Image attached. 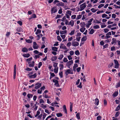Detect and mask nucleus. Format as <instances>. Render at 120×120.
I'll list each match as a JSON object with an SVG mask.
<instances>
[{"label": "nucleus", "instance_id": "f257e3e1", "mask_svg": "<svg viewBox=\"0 0 120 120\" xmlns=\"http://www.w3.org/2000/svg\"><path fill=\"white\" fill-rule=\"evenodd\" d=\"M93 20V18L90 19L88 21L87 23L86 24V27L88 28L90 26V25L92 24V22Z\"/></svg>", "mask_w": 120, "mask_h": 120}, {"label": "nucleus", "instance_id": "f03ea898", "mask_svg": "<svg viewBox=\"0 0 120 120\" xmlns=\"http://www.w3.org/2000/svg\"><path fill=\"white\" fill-rule=\"evenodd\" d=\"M86 3H84L83 4H82L80 6V9L79 10L80 11H82L86 7Z\"/></svg>", "mask_w": 120, "mask_h": 120}, {"label": "nucleus", "instance_id": "7ed1b4c3", "mask_svg": "<svg viewBox=\"0 0 120 120\" xmlns=\"http://www.w3.org/2000/svg\"><path fill=\"white\" fill-rule=\"evenodd\" d=\"M65 73L66 75H68V74H72L73 71L72 70H71L70 69H68L65 70Z\"/></svg>", "mask_w": 120, "mask_h": 120}, {"label": "nucleus", "instance_id": "20e7f679", "mask_svg": "<svg viewBox=\"0 0 120 120\" xmlns=\"http://www.w3.org/2000/svg\"><path fill=\"white\" fill-rule=\"evenodd\" d=\"M41 84L38 82H37L36 83L35 85L36 86L35 87V89H38L41 86Z\"/></svg>", "mask_w": 120, "mask_h": 120}, {"label": "nucleus", "instance_id": "39448f33", "mask_svg": "<svg viewBox=\"0 0 120 120\" xmlns=\"http://www.w3.org/2000/svg\"><path fill=\"white\" fill-rule=\"evenodd\" d=\"M113 61L115 64V67L114 68H118L119 65L118 61L116 60H114Z\"/></svg>", "mask_w": 120, "mask_h": 120}, {"label": "nucleus", "instance_id": "423d86ee", "mask_svg": "<svg viewBox=\"0 0 120 120\" xmlns=\"http://www.w3.org/2000/svg\"><path fill=\"white\" fill-rule=\"evenodd\" d=\"M16 74V65H15L14 67V72L13 74V78L15 79V76Z\"/></svg>", "mask_w": 120, "mask_h": 120}, {"label": "nucleus", "instance_id": "0eeeda50", "mask_svg": "<svg viewBox=\"0 0 120 120\" xmlns=\"http://www.w3.org/2000/svg\"><path fill=\"white\" fill-rule=\"evenodd\" d=\"M79 45V43L77 41H73L72 42V45L74 47L77 46Z\"/></svg>", "mask_w": 120, "mask_h": 120}, {"label": "nucleus", "instance_id": "6e6552de", "mask_svg": "<svg viewBox=\"0 0 120 120\" xmlns=\"http://www.w3.org/2000/svg\"><path fill=\"white\" fill-rule=\"evenodd\" d=\"M33 48L34 49H37L38 48V46L37 45V44L36 42H34L33 43Z\"/></svg>", "mask_w": 120, "mask_h": 120}, {"label": "nucleus", "instance_id": "1a4fd4ad", "mask_svg": "<svg viewBox=\"0 0 120 120\" xmlns=\"http://www.w3.org/2000/svg\"><path fill=\"white\" fill-rule=\"evenodd\" d=\"M56 5L57 6H64V4L63 2H58L56 4Z\"/></svg>", "mask_w": 120, "mask_h": 120}, {"label": "nucleus", "instance_id": "9d476101", "mask_svg": "<svg viewBox=\"0 0 120 120\" xmlns=\"http://www.w3.org/2000/svg\"><path fill=\"white\" fill-rule=\"evenodd\" d=\"M73 63V61L72 60L69 61L66 64L67 66H69L71 65Z\"/></svg>", "mask_w": 120, "mask_h": 120}, {"label": "nucleus", "instance_id": "9b49d317", "mask_svg": "<svg viewBox=\"0 0 120 120\" xmlns=\"http://www.w3.org/2000/svg\"><path fill=\"white\" fill-rule=\"evenodd\" d=\"M57 11V10L54 8H52L51 9V13L52 14L53 13H55Z\"/></svg>", "mask_w": 120, "mask_h": 120}, {"label": "nucleus", "instance_id": "f8f14e48", "mask_svg": "<svg viewBox=\"0 0 120 120\" xmlns=\"http://www.w3.org/2000/svg\"><path fill=\"white\" fill-rule=\"evenodd\" d=\"M37 76L36 73H35L33 75H29L28 76L30 78H35Z\"/></svg>", "mask_w": 120, "mask_h": 120}, {"label": "nucleus", "instance_id": "ddd939ff", "mask_svg": "<svg viewBox=\"0 0 120 120\" xmlns=\"http://www.w3.org/2000/svg\"><path fill=\"white\" fill-rule=\"evenodd\" d=\"M52 81L53 82H55V85L57 84V86H59V85L58 84V81L57 80L53 79Z\"/></svg>", "mask_w": 120, "mask_h": 120}, {"label": "nucleus", "instance_id": "4468645a", "mask_svg": "<svg viewBox=\"0 0 120 120\" xmlns=\"http://www.w3.org/2000/svg\"><path fill=\"white\" fill-rule=\"evenodd\" d=\"M118 94V91L115 92L112 95L113 97L114 98L115 97L117 96Z\"/></svg>", "mask_w": 120, "mask_h": 120}, {"label": "nucleus", "instance_id": "2eb2a0df", "mask_svg": "<svg viewBox=\"0 0 120 120\" xmlns=\"http://www.w3.org/2000/svg\"><path fill=\"white\" fill-rule=\"evenodd\" d=\"M74 21L73 20H71L69 23L68 25H70L71 26H72L74 25Z\"/></svg>", "mask_w": 120, "mask_h": 120}, {"label": "nucleus", "instance_id": "dca6fc26", "mask_svg": "<svg viewBox=\"0 0 120 120\" xmlns=\"http://www.w3.org/2000/svg\"><path fill=\"white\" fill-rule=\"evenodd\" d=\"M42 55V53L41 52L38 55H36L35 56V59H36L38 58H39L40 57L39 56H41Z\"/></svg>", "mask_w": 120, "mask_h": 120}, {"label": "nucleus", "instance_id": "f3484780", "mask_svg": "<svg viewBox=\"0 0 120 120\" xmlns=\"http://www.w3.org/2000/svg\"><path fill=\"white\" fill-rule=\"evenodd\" d=\"M63 111L66 114L67 113V110L65 105H64L63 106Z\"/></svg>", "mask_w": 120, "mask_h": 120}, {"label": "nucleus", "instance_id": "a211bd4d", "mask_svg": "<svg viewBox=\"0 0 120 120\" xmlns=\"http://www.w3.org/2000/svg\"><path fill=\"white\" fill-rule=\"evenodd\" d=\"M34 61H33L31 63H30L29 65V67H33L34 65Z\"/></svg>", "mask_w": 120, "mask_h": 120}, {"label": "nucleus", "instance_id": "6ab92c4d", "mask_svg": "<svg viewBox=\"0 0 120 120\" xmlns=\"http://www.w3.org/2000/svg\"><path fill=\"white\" fill-rule=\"evenodd\" d=\"M22 51L23 52H28V49L24 47L22 48Z\"/></svg>", "mask_w": 120, "mask_h": 120}, {"label": "nucleus", "instance_id": "aec40b11", "mask_svg": "<svg viewBox=\"0 0 120 120\" xmlns=\"http://www.w3.org/2000/svg\"><path fill=\"white\" fill-rule=\"evenodd\" d=\"M112 41L111 42L112 44H113L114 43H116V39L115 38H113L112 39Z\"/></svg>", "mask_w": 120, "mask_h": 120}, {"label": "nucleus", "instance_id": "412c9836", "mask_svg": "<svg viewBox=\"0 0 120 120\" xmlns=\"http://www.w3.org/2000/svg\"><path fill=\"white\" fill-rule=\"evenodd\" d=\"M22 56L28 58L30 56V54L29 53L27 54H24Z\"/></svg>", "mask_w": 120, "mask_h": 120}, {"label": "nucleus", "instance_id": "4be33fe9", "mask_svg": "<svg viewBox=\"0 0 120 120\" xmlns=\"http://www.w3.org/2000/svg\"><path fill=\"white\" fill-rule=\"evenodd\" d=\"M27 97L29 99V100H30V98H31L33 96V95L32 94H28L27 96Z\"/></svg>", "mask_w": 120, "mask_h": 120}, {"label": "nucleus", "instance_id": "5701e85b", "mask_svg": "<svg viewBox=\"0 0 120 120\" xmlns=\"http://www.w3.org/2000/svg\"><path fill=\"white\" fill-rule=\"evenodd\" d=\"M80 26L82 28L84 27L85 24L84 22H81L80 24Z\"/></svg>", "mask_w": 120, "mask_h": 120}, {"label": "nucleus", "instance_id": "b1692460", "mask_svg": "<svg viewBox=\"0 0 120 120\" xmlns=\"http://www.w3.org/2000/svg\"><path fill=\"white\" fill-rule=\"evenodd\" d=\"M67 33V31L66 30L64 31H60V34H66Z\"/></svg>", "mask_w": 120, "mask_h": 120}, {"label": "nucleus", "instance_id": "393cba45", "mask_svg": "<svg viewBox=\"0 0 120 120\" xmlns=\"http://www.w3.org/2000/svg\"><path fill=\"white\" fill-rule=\"evenodd\" d=\"M57 59V57L56 56H54L52 57L51 59V60L52 61H55Z\"/></svg>", "mask_w": 120, "mask_h": 120}, {"label": "nucleus", "instance_id": "a878e982", "mask_svg": "<svg viewBox=\"0 0 120 120\" xmlns=\"http://www.w3.org/2000/svg\"><path fill=\"white\" fill-rule=\"evenodd\" d=\"M95 105H98L99 104V100L98 98H96L95 99Z\"/></svg>", "mask_w": 120, "mask_h": 120}, {"label": "nucleus", "instance_id": "bb28decb", "mask_svg": "<svg viewBox=\"0 0 120 120\" xmlns=\"http://www.w3.org/2000/svg\"><path fill=\"white\" fill-rule=\"evenodd\" d=\"M41 32V30L40 29H37V30L36 31L35 33V34L36 35L38 34H40Z\"/></svg>", "mask_w": 120, "mask_h": 120}, {"label": "nucleus", "instance_id": "cd10ccee", "mask_svg": "<svg viewBox=\"0 0 120 120\" xmlns=\"http://www.w3.org/2000/svg\"><path fill=\"white\" fill-rule=\"evenodd\" d=\"M87 37L85 36L84 37H83L81 39V41H86L87 39Z\"/></svg>", "mask_w": 120, "mask_h": 120}, {"label": "nucleus", "instance_id": "c85d7f7f", "mask_svg": "<svg viewBox=\"0 0 120 120\" xmlns=\"http://www.w3.org/2000/svg\"><path fill=\"white\" fill-rule=\"evenodd\" d=\"M58 48L56 47H52V50L55 51H57Z\"/></svg>", "mask_w": 120, "mask_h": 120}, {"label": "nucleus", "instance_id": "c756f323", "mask_svg": "<svg viewBox=\"0 0 120 120\" xmlns=\"http://www.w3.org/2000/svg\"><path fill=\"white\" fill-rule=\"evenodd\" d=\"M80 113L79 112H78L76 115V117L78 119H80Z\"/></svg>", "mask_w": 120, "mask_h": 120}, {"label": "nucleus", "instance_id": "7c9ffc66", "mask_svg": "<svg viewBox=\"0 0 120 120\" xmlns=\"http://www.w3.org/2000/svg\"><path fill=\"white\" fill-rule=\"evenodd\" d=\"M44 101L42 99H40L39 100V103H38L37 104L38 105L39 104H41L42 103H44Z\"/></svg>", "mask_w": 120, "mask_h": 120}, {"label": "nucleus", "instance_id": "2f4dec72", "mask_svg": "<svg viewBox=\"0 0 120 120\" xmlns=\"http://www.w3.org/2000/svg\"><path fill=\"white\" fill-rule=\"evenodd\" d=\"M70 103L71 104L70 106V110L71 112L72 110L73 105L71 102H70Z\"/></svg>", "mask_w": 120, "mask_h": 120}, {"label": "nucleus", "instance_id": "473e14b6", "mask_svg": "<svg viewBox=\"0 0 120 120\" xmlns=\"http://www.w3.org/2000/svg\"><path fill=\"white\" fill-rule=\"evenodd\" d=\"M64 56L63 54H60L59 56V57L58 58L59 60H61L63 58Z\"/></svg>", "mask_w": 120, "mask_h": 120}, {"label": "nucleus", "instance_id": "72a5a7b5", "mask_svg": "<svg viewBox=\"0 0 120 120\" xmlns=\"http://www.w3.org/2000/svg\"><path fill=\"white\" fill-rule=\"evenodd\" d=\"M59 67H60V70H62L64 67L63 65L62 64H60L59 65Z\"/></svg>", "mask_w": 120, "mask_h": 120}, {"label": "nucleus", "instance_id": "f704fd0d", "mask_svg": "<svg viewBox=\"0 0 120 120\" xmlns=\"http://www.w3.org/2000/svg\"><path fill=\"white\" fill-rule=\"evenodd\" d=\"M56 115L58 117H60L62 116V114L61 113H58L56 114Z\"/></svg>", "mask_w": 120, "mask_h": 120}, {"label": "nucleus", "instance_id": "c9c22d12", "mask_svg": "<svg viewBox=\"0 0 120 120\" xmlns=\"http://www.w3.org/2000/svg\"><path fill=\"white\" fill-rule=\"evenodd\" d=\"M93 28L94 29H98L100 28V27L98 25H96L93 26Z\"/></svg>", "mask_w": 120, "mask_h": 120}, {"label": "nucleus", "instance_id": "e433bc0d", "mask_svg": "<svg viewBox=\"0 0 120 120\" xmlns=\"http://www.w3.org/2000/svg\"><path fill=\"white\" fill-rule=\"evenodd\" d=\"M58 67L55 68L54 70V72L56 73L58 72Z\"/></svg>", "mask_w": 120, "mask_h": 120}, {"label": "nucleus", "instance_id": "4c0bfd02", "mask_svg": "<svg viewBox=\"0 0 120 120\" xmlns=\"http://www.w3.org/2000/svg\"><path fill=\"white\" fill-rule=\"evenodd\" d=\"M32 59V57L28 59H27V61L28 62V63L29 64L30 62H29L30 61H31Z\"/></svg>", "mask_w": 120, "mask_h": 120}, {"label": "nucleus", "instance_id": "58836bf2", "mask_svg": "<svg viewBox=\"0 0 120 120\" xmlns=\"http://www.w3.org/2000/svg\"><path fill=\"white\" fill-rule=\"evenodd\" d=\"M60 48H62L64 49H67V48H66V46L65 45H64L63 46H60Z\"/></svg>", "mask_w": 120, "mask_h": 120}, {"label": "nucleus", "instance_id": "ea45409f", "mask_svg": "<svg viewBox=\"0 0 120 120\" xmlns=\"http://www.w3.org/2000/svg\"><path fill=\"white\" fill-rule=\"evenodd\" d=\"M82 17V15H78L77 16V17L76 18V20L79 19Z\"/></svg>", "mask_w": 120, "mask_h": 120}, {"label": "nucleus", "instance_id": "a19ab883", "mask_svg": "<svg viewBox=\"0 0 120 120\" xmlns=\"http://www.w3.org/2000/svg\"><path fill=\"white\" fill-rule=\"evenodd\" d=\"M75 30H74L71 32L69 34L70 35H72L74 34L75 32Z\"/></svg>", "mask_w": 120, "mask_h": 120}, {"label": "nucleus", "instance_id": "79ce46f5", "mask_svg": "<svg viewBox=\"0 0 120 120\" xmlns=\"http://www.w3.org/2000/svg\"><path fill=\"white\" fill-rule=\"evenodd\" d=\"M26 42L29 43H31L32 42V41L30 39H26Z\"/></svg>", "mask_w": 120, "mask_h": 120}, {"label": "nucleus", "instance_id": "37998d69", "mask_svg": "<svg viewBox=\"0 0 120 120\" xmlns=\"http://www.w3.org/2000/svg\"><path fill=\"white\" fill-rule=\"evenodd\" d=\"M120 109V106L119 105H118L117 107L116 108V109L115 111H118Z\"/></svg>", "mask_w": 120, "mask_h": 120}, {"label": "nucleus", "instance_id": "c03bdc74", "mask_svg": "<svg viewBox=\"0 0 120 120\" xmlns=\"http://www.w3.org/2000/svg\"><path fill=\"white\" fill-rule=\"evenodd\" d=\"M109 46V45L108 44H106L105 45L103 46V49L105 48H106L108 47Z\"/></svg>", "mask_w": 120, "mask_h": 120}, {"label": "nucleus", "instance_id": "a18cd8bd", "mask_svg": "<svg viewBox=\"0 0 120 120\" xmlns=\"http://www.w3.org/2000/svg\"><path fill=\"white\" fill-rule=\"evenodd\" d=\"M94 32V30L93 29H92L90 31L89 34H92Z\"/></svg>", "mask_w": 120, "mask_h": 120}, {"label": "nucleus", "instance_id": "49530a36", "mask_svg": "<svg viewBox=\"0 0 120 120\" xmlns=\"http://www.w3.org/2000/svg\"><path fill=\"white\" fill-rule=\"evenodd\" d=\"M42 63L41 62H39L38 64V68H40L41 66L42 65Z\"/></svg>", "mask_w": 120, "mask_h": 120}, {"label": "nucleus", "instance_id": "de8ad7c7", "mask_svg": "<svg viewBox=\"0 0 120 120\" xmlns=\"http://www.w3.org/2000/svg\"><path fill=\"white\" fill-rule=\"evenodd\" d=\"M90 10L92 11V12L93 13H95L97 11L96 10H95V9L94 8H91L90 9Z\"/></svg>", "mask_w": 120, "mask_h": 120}, {"label": "nucleus", "instance_id": "09e8293b", "mask_svg": "<svg viewBox=\"0 0 120 120\" xmlns=\"http://www.w3.org/2000/svg\"><path fill=\"white\" fill-rule=\"evenodd\" d=\"M108 16V15L105 14H103L102 15V17L103 18H106Z\"/></svg>", "mask_w": 120, "mask_h": 120}, {"label": "nucleus", "instance_id": "8fccbe9b", "mask_svg": "<svg viewBox=\"0 0 120 120\" xmlns=\"http://www.w3.org/2000/svg\"><path fill=\"white\" fill-rule=\"evenodd\" d=\"M33 52L35 53L36 54H38L40 52H39L37 50H34Z\"/></svg>", "mask_w": 120, "mask_h": 120}, {"label": "nucleus", "instance_id": "3c124183", "mask_svg": "<svg viewBox=\"0 0 120 120\" xmlns=\"http://www.w3.org/2000/svg\"><path fill=\"white\" fill-rule=\"evenodd\" d=\"M115 47L113 46L111 47V50L112 51H114L115 50Z\"/></svg>", "mask_w": 120, "mask_h": 120}, {"label": "nucleus", "instance_id": "603ef678", "mask_svg": "<svg viewBox=\"0 0 120 120\" xmlns=\"http://www.w3.org/2000/svg\"><path fill=\"white\" fill-rule=\"evenodd\" d=\"M75 54L76 55H79L80 52L78 50H77L75 51Z\"/></svg>", "mask_w": 120, "mask_h": 120}, {"label": "nucleus", "instance_id": "864d4df0", "mask_svg": "<svg viewBox=\"0 0 120 120\" xmlns=\"http://www.w3.org/2000/svg\"><path fill=\"white\" fill-rule=\"evenodd\" d=\"M57 38V39L59 41H61L62 39H61L60 37V36H58Z\"/></svg>", "mask_w": 120, "mask_h": 120}, {"label": "nucleus", "instance_id": "5fc2aeb1", "mask_svg": "<svg viewBox=\"0 0 120 120\" xmlns=\"http://www.w3.org/2000/svg\"><path fill=\"white\" fill-rule=\"evenodd\" d=\"M17 22L20 26H22V22L21 21H18Z\"/></svg>", "mask_w": 120, "mask_h": 120}, {"label": "nucleus", "instance_id": "6e6d98bb", "mask_svg": "<svg viewBox=\"0 0 120 120\" xmlns=\"http://www.w3.org/2000/svg\"><path fill=\"white\" fill-rule=\"evenodd\" d=\"M59 75L60 76V77L62 78L63 77V72L62 71L60 72L59 73Z\"/></svg>", "mask_w": 120, "mask_h": 120}, {"label": "nucleus", "instance_id": "4d7b16f0", "mask_svg": "<svg viewBox=\"0 0 120 120\" xmlns=\"http://www.w3.org/2000/svg\"><path fill=\"white\" fill-rule=\"evenodd\" d=\"M93 21L94 23H100L101 22L97 20H94Z\"/></svg>", "mask_w": 120, "mask_h": 120}, {"label": "nucleus", "instance_id": "13d9d810", "mask_svg": "<svg viewBox=\"0 0 120 120\" xmlns=\"http://www.w3.org/2000/svg\"><path fill=\"white\" fill-rule=\"evenodd\" d=\"M71 12H72L71 11L69 10H68L67 11V13L69 14L70 15H71Z\"/></svg>", "mask_w": 120, "mask_h": 120}, {"label": "nucleus", "instance_id": "bf43d9fd", "mask_svg": "<svg viewBox=\"0 0 120 120\" xmlns=\"http://www.w3.org/2000/svg\"><path fill=\"white\" fill-rule=\"evenodd\" d=\"M62 9L60 8V9L58 11V13L59 14H61L62 13Z\"/></svg>", "mask_w": 120, "mask_h": 120}, {"label": "nucleus", "instance_id": "052dcab7", "mask_svg": "<svg viewBox=\"0 0 120 120\" xmlns=\"http://www.w3.org/2000/svg\"><path fill=\"white\" fill-rule=\"evenodd\" d=\"M69 53H70V55L71 56H72L74 54V52L73 51H70V52H69Z\"/></svg>", "mask_w": 120, "mask_h": 120}, {"label": "nucleus", "instance_id": "680f3d73", "mask_svg": "<svg viewBox=\"0 0 120 120\" xmlns=\"http://www.w3.org/2000/svg\"><path fill=\"white\" fill-rule=\"evenodd\" d=\"M68 61L67 58L64 57V59L63 61L64 62H66Z\"/></svg>", "mask_w": 120, "mask_h": 120}, {"label": "nucleus", "instance_id": "e2e57ef3", "mask_svg": "<svg viewBox=\"0 0 120 120\" xmlns=\"http://www.w3.org/2000/svg\"><path fill=\"white\" fill-rule=\"evenodd\" d=\"M42 90L40 89H39L38 90V93L40 94H41L42 93Z\"/></svg>", "mask_w": 120, "mask_h": 120}, {"label": "nucleus", "instance_id": "0e129e2a", "mask_svg": "<svg viewBox=\"0 0 120 120\" xmlns=\"http://www.w3.org/2000/svg\"><path fill=\"white\" fill-rule=\"evenodd\" d=\"M104 4H101L98 5V8H100L102 7H103L104 6Z\"/></svg>", "mask_w": 120, "mask_h": 120}, {"label": "nucleus", "instance_id": "69168bd1", "mask_svg": "<svg viewBox=\"0 0 120 120\" xmlns=\"http://www.w3.org/2000/svg\"><path fill=\"white\" fill-rule=\"evenodd\" d=\"M58 64L57 63H54L53 64V66L55 68H57Z\"/></svg>", "mask_w": 120, "mask_h": 120}, {"label": "nucleus", "instance_id": "338daca9", "mask_svg": "<svg viewBox=\"0 0 120 120\" xmlns=\"http://www.w3.org/2000/svg\"><path fill=\"white\" fill-rule=\"evenodd\" d=\"M101 117L99 115L97 117V120H101Z\"/></svg>", "mask_w": 120, "mask_h": 120}, {"label": "nucleus", "instance_id": "774afa93", "mask_svg": "<svg viewBox=\"0 0 120 120\" xmlns=\"http://www.w3.org/2000/svg\"><path fill=\"white\" fill-rule=\"evenodd\" d=\"M120 87V82L118 83L115 86L116 88H117Z\"/></svg>", "mask_w": 120, "mask_h": 120}]
</instances>
